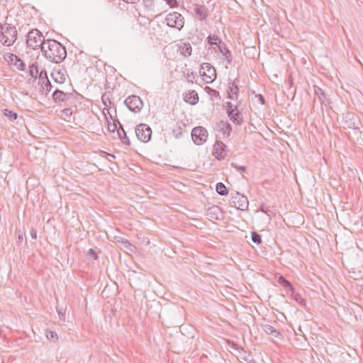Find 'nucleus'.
Returning <instances> with one entry per match:
<instances>
[{
  "mask_svg": "<svg viewBox=\"0 0 363 363\" xmlns=\"http://www.w3.org/2000/svg\"><path fill=\"white\" fill-rule=\"evenodd\" d=\"M17 39V30L15 26L5 23L1 28L0 41L6 46L12 45Z\"/></svg>",
  "mask_w": 363,
  "mask_h": 363,
  "instance_id": "f03ea898",
  "label": "nucleus"
},
{
  "mask_svg": "<svg viewBox=\"0 0 363 363\" xmlns=\"http://www.w3.org/2000/svg\"><path fill=\"white\" fill-rule=\"evenodd\" d=\"M18 239H19L20 240H23V236H22V235H19V236H18Z\"/></svg>",
  "mask_w": 363,
  "mask_h": 363,
  "instance_id": "5fc2aeb1",
  "label": "nucleus"
},
{
  "mask_svg": "<svg viewBox=\"0 0 363 363\" xmlns=\"http://www.w3.org/2000/svg\"><path fill=\"white\" fill-rule=\"evenodd\" d=\"M135 134L139 140L147 143L152 135L151 128L145 123H140L135 127Z\"/></svg>",
  "mask_w": 363,
  "mask_h": 363,
  "instance_id": "423d86ee",
  "label": "nucleus"
},
{
  "mask_svg": "<svg viewBox=\"0 0 363 363\" xmlns=\"http://www.w3.org/2000/svg\"><path fill=\"white\" fill-rule=\"evenodd\" d=\"M143 5L145 9L150 11H155V0H143Z\"/></svg>",
  "mask_w": 363,
  "mask_h": 363,
  "instance_id": "393cba45",
  "label": "nucleus"
},
{
  "mask_svg": "<svg viewBox=\"0 0 363 363\" xmlns=\"http://www.w3.org/2000/svg\"><path fill=\"white\" fill-rule=\"evenodd\" d=\"M217 41L220 43V40L216 35H210L208 37V43H210L211 45H217Z\"/></svg>",
  "mask_w": 363,
  "mask_h": 363,
  "instance_id": "c756f323",
  "label": "nucleus"
},
{
  "mask_svg": "<svg viewBox=\"0 0 363 363\" xmlns=\"http://www.w3.org/2000/svg\"><path fill=\"white\" fill-rule=\"evenodd\" d=\"M269 208V207L264 204H262L260 206V211L265 213H268Z\"/></svg>",
  "mask_w": 363,
  "mask_h": 363,
  "instance_id": "79ce46f5",
  "label": "nucleus"
},
{
  "mask_svg": "<svg viewBox=\"0 0 363 363\" xmlns=\"http://www.w3.org/2000/svg\"><path fill=\"white\" fill-rule=\"evenodd\" d=\"M179 52L184 56H189L191 55L192 48L189 43H183L179 46Z\"/></svg>",
  "mask_w": 363,
  "mask_h": 363,
  "instance_id": "f3484780",
  "label": "nucleus"
},
{
  "mask_svg": "<svg viewBox=\"0 0 363 363\" xmlns=\"http://www.w3.org/2000/svg\"><path fill=\"white\" fill-rule=\"evenodd\" d=\"M62 113L65 117H70L71 115L72 114V111L71 108H65L62 111Z\"/></svg>",
  "mask_w": 363,
  "mask_h": 363,
  "instance_id": "e433bc0d",
  "label": "nucleus"
},
{
  "mask_svg": "<svg viewBox=\"0 0 363 363\" xmlns=\"http://www.w3.org/2000/svg\"><path fill=\"white\" fill-rule=\"evenodd\" d=\"M207 215L211 218L218 220L222 216L221 210L218 206H213L208 209Z\"/></svg>",
  "mask_w": 363,
  "mask_h": 363,
  "instance_id": "dca6fc26",
  "label": "nucleus"
},
{
  "mask_svg": "<svg viewBox=\"0 0 363 363\" xmlns=\"http://www.w3.org/2000/svg\"><path fill=\"white\" fill-rule=\"evenodd\" d=\"M191 137L196 145H201L206 142L208 137V132L203 127H196L193 128L191 131Z\"/></svg>",
  "mask_w": 363,
  "mask_h": 363,
  "instance_id": "6e6552de",
  "label": "nucleus"
},
{
  "mask_svg": "<svg viewBox=\"0 0 363 363\" xmlns=\"http://www.w3.org/2000/svg\"><path fill=\"white\" fill-rule=\"evenodd\" d=\"M87 256L89 257V258H90V259H91L93 260H96L98 258L96 252L93 249H89L88 250Z\"/></svg>",
  "mask_w": 363,
  "mask_h": 363,
  "instance_id": "2f4dec72",
  "label": "nucleus"
},
{
  "mask_svg": "<svg viewBox=\"0 0 363 363\" xmlns=\"http://www.w3.org/2000/svg\"><path fill=\"white\" fill-rule=\"evenodd\" d=\"M239 203H239V208L244 207L246 203L247 204L248 203V201H247V197H245V196L240 197Z\"/></svg>",
  "mask_w": 363,
  "mask_h": 363,
  "instance_id": "f704fd0d",
  "label": "nucleus"
},
{
  "mask_svg": "<svg viewBox=\"0 0 363 363\" xmlns=\"http://www.w3.org/2000/svg\"><path fill=\"white\" fill-rule=\"evenodd\" d=\"M208 89H210V92H209V93H210V94H211V96H218V95H219L218 91H217L214 90V89H210V88H208Z\"/></svg>",
  "mask_w": 363,
  "mask_h": 363,
  "instance_id": "49530a36",
  "label": "nucleus"
},
{
  "mask_svg": "<svg viewBox=\"0 0 363 363\" xmlns=\"http://www.w3.org/2000/svg\"><path fill=\"white\" fill-rule=\"evenodd\" d=\"M108 157H110V158H108V160H111V159H112V158H114V157H115V156H114V155H111V154H108Z\"/></svg>",
  "mask_w": 363,
  "mask_h": 363,
  "instance_id": "864d4df0",
  "label": "nucleus"
},
{
  "mask_svg": "<svg viewBox=\"0 0 363 363\" xmlns=\"http://www.w3.org/2000/svg\"><path fill=\"white\" fill-rule=\"evenodd\" d=\"M124 242V245H125V247H129V246H131L130 243V242H129V241H128V240H126L125 242Z\"/></svg>",
  "mask_w": 363,
  "mask_h": 363,
  "instance_id": "09e8293b",
  "label": "nucleus"
},
{
  "mask_svg": "<svg viewBox=\"0 0 363 363\" xmlns=\"http://www.w3.org/2000/svg\"><path fill=\"white\" fill-rule=\"evenodd\" d=\"M216 189L217 193L220 196H225L228 193L226 186L221 182L216 184Z\"/></svg>",
  "mask_w": 363,
  "mask_h": 363,
  "instance_id": "4be33fe9",
  "label": "nucleus"
},
{
  "mask_svg": "<svg viewBox=\"0 0 363 363\" xmlns=\"http://www.w3.org/2000/svg\"><path fill=\"white\" fill-rule=\"evenodd\" d=\"M237 350H238V356L241 359H242L245 362H249L250 361V354H248L245 350H244L243 348L238 347Z\"/></svg>",
  "mask_w": 363,
  "mask_h": 363,
  "instance_id": "412c9836",
  "label": "nucleus"
},
{
  "mask_svg": "<svg viewBox=\"0 0 363 363\" xmlns=\"http://www.w3.org/2000/svg\"><path fill=\"white\" fill-rule=\"evenodd\" d=\"M15 66L21 71L25 70L26 68V64L19 57L15 60Z\"/></svg>",
  "mask_w": 363,
  "mask_h": 363,
  "instance_id": "cd10ccee",
  "label": "nucleus"
},
{
  "mask_svg": "<svg viewBox=\"0 0 363 363\" xmlns=\"http://www.w3.org/2000/svg\"><path fill=\"white\" fill-rule=\"evenodd\" d=\"M227 91L230 99L235 101L238 99L239 88L235 82H232L229 84V86Z\"/></svg>",
  "mask_w": 363,
  "mask_h": 363,
  "instance_id": "ddd939ff",
  "label": "nucleus"
},
{
  "mask_svg": "<svg viewBox=\"0 0 363 363\" xmlns=\"http://www.w3.org/2000/svg\"><path fill=\"white\" fill-rule=\"evenodd\" d=\"M103 103L105 106H107V101H108L109 104H111V101L108 98L105 99L104 96L102 97Z\"/></svg>",
  "mask_w": 363,
  "mask_h": 363,
  "instance_id": "de8ad7c7",
  "label": "nucleus"
},
{
  "mask_svg": "<svg viewBox=\"0 0 363 363\" xmlns=\"http://www.w3.org/2000/svg\"><path fill=\"white\" fill-rule=\"evenodd\" d=\"M238 104L233 105L232 103L228 102L227 103V113L228 115L232 114V112H235L236 109L238 108Z\"/></svg>",
  "mask_w": 363,
  "mask_h": 363,
  "instance_id": "c85d7f7f",
  "label": "nucleus"
},
{
  "mask_svg": "<svg viewBox=\"0 0 363 363\" xmlns=\"http://www.w3.org/2000/svg\"><path fill=\"white\" fill-rule=\"evenodd\" d=\"M40 79H48V77H47V72L45 70H42L40 73L38 72V76Z\"/></svg>",
  "mask_w": 363,
  "mask_h": 363,
  "instance_id": "ea45409f",
  "label": "nucleus"
},
{
  "mask_svg": "<svg viewBox=\"0 0 363 363\" xmlns=\"http://www.w3.org/2000/svg\"><path fill=\"white\" fill-rule=\"evenodd\" d=\"M51 88H52L51 83L50 82V81L48 80V79H46L45 85V86L43 87V89H44L46 91H50L51 90Z\"/></svg>",
  "mask_w": 363,
  "mask_h": 363,
  "instance_id": "58836bf2",
  "label": "nucleus"
},
{
  "mask_svg": "<svg viewBox=\"0 0 363 363\" xmlns=\"http://www.w3.org/2000/svg\"><path fill=\"white\" fill-rule=\"evenodd\" d=\"M165 21L167 25L171 28L180 30L184 25V18L178 12H172L167 15Z\"/></svg>",
  "mask_w": 363,
  "mask_h": 363,
  "instance_id": "20e7f679",
  "label": "nucleus"
},
{
  "mask_svg": "<svg viewBox=\"0 0 363 363\" xmlns=\"http://www.w3.org/2000/svg\"><path fill=\"white\" fill-rule=\"evenodd\" d=\"M124 103L128 108L134 113L140 112L143 106V103L141 99L135 95L128 96L125 100Z\"/></svg>",
  "mask_w": 363,
  "mask_h": 363,
  "instance_id": "0eeeda50",
  "label": "nucleus"
},
{
  "mask_svg": "<svg viewBox=\"0 0 363 363\" xmlns=\"http://www.w3.org/2000/svg\"><path fill=\"white\" fill-rule=\"evenodd\" d=\"M46 335L48 338L54 339L57 336V334L51 330H46Z\"/></svg>",
  "mask_w": 363,
  "mask_h": 363,
  "instance_id": "4c0bfd02",
  "label": "nucleus"
},
{
  "mask_svg": "<svg viewBox=\"0 0 363 363\" xmlns=\"http://www.w3.org/2000/svg\"><path fill=\"white\" fill-rule=\"evenodd\" d=\"M117 122L119 124V128L117 129V133H118V135L121 143L124 145H129L130 140L126 135L125 131L124 130L122 125L119 123V121H117Z\"/></svg>",
  "mask_w": 363,
  "mask_h": 363,
  "instance_id": "4468645a",
  "label": "nucleus"
},
{
  "mask_svg": "<svg viewBox=\"0 0 363 363\" xmlns=\"http://www.w3.org/2000/svg\"><path fill=\"white\" fill-rule=\"evenodd\" d=\"M313 91H314V94L318 97L321 103H324L325 99V94L323 90L320 87H319L316 85H314L313 86Z\"/></svg>",
  "mask_w": 363,
  "mask_h": 363,
  "instance_id": "aec40b11",
  "label": "nucleus"
},
{
  "mask_svg": "<svg viewBox=\"0 0 363 363\" xmlns=\"http://www.w3.org/2000/svg\"><path fill=\"white\" fill-rule=\"evenodd\" d=\"M184 100L186 103H189L191 105H195L199 101V96L196 91H189L184 94Z\"/></svg>",
  "mask_w": 363,
  "mask_h": 363,
  "instance_id": "f8f14e48",
  "label": "nucleus"
},
{
  "mask_svg": "<svg viewBox=\"0 0 363 363\" xmlns=\"http://www.w3.org/2000/svg\"><path fill=\"white\" fill-rule=\"evenodd\" d=\"M4 113L6 116L9 117L11 121H15L18 118V115L16 113L13 112L9 109H4Z\"/></svg>",
  "mask_w": 363,
  "mask_h": 363,
  "instance_id": "a878e982",
  "label": "nucleus"
},
{
  "mask_svg": "<svg viewBox=\"0 0 363 363\" xmlns=\"http://www.w3.org/2000/svg\"><path fill=\"white\" fill-rule=\"evenodd\" d=\"M51 77L55 82L59 84L64 83L66 79L65 73L61 70H55L51 74Z\"/></svg>",
  "mask_w": 363,
  "mask_h": 363,
  "instance_id": "2eb2a0df",
  "label": "nucleus"
},
{
  "mask_svg": "<svg viewBox=\"0 0 363 363\" xmlns=\"http://www.w3.org/2000/svg\"><path fill=\"white\" fill-rule=\"evenodd\" d=\"M30 235H31L32 238L36 239V238H37V231H36L35 229H34V228L31 229V230H30Z\"/></svg>",
  "mask_w": 363,
  "mask_h": 363,
  "instance_id": "c03bdc74",
  "label": "nucleus"
},
{
  "mask_svg": "<svg viewBox=\"0 0 363 363\" xmlns=\"http://www.w3.org/2000/svg\"><path fill=\"white\" fill-rule=\"evenodd\" d=\"M108 129L110 132H115V130H117V125L116 123V121H114L113 123L112 124H108Z\"/></svg>",
  "mask_w": 363,
  "mask_h": 363,
  "instance_id": "c9c22d12",
  "label": "nucleus"
},
{
  "mask_svg": "<svg viewBox=\"0 0 363 363\" xmlns=\"http://www.w3.org/2000/svg\"><path fill=\"white\" fill-rule=\"evenodd\" d=\"M232 167L238 172H245L246 171V167L245 166H240L233 163Z\"/></svg>",
  "mask_w": 363,
  "mask_h": 363,
  "instance_id": "473e14b6",
  "label": "nucleus"
},
{
  "mask_svg": "<svg viewBox=\"0 0 363 363\" xmlns=\"http://www.w3.org/2000/svg\"><path fill=\"white\" fill-rule=\"evenodd\" d=\"M42 52L52 62L60 63L67 57V50L61 43L55 40H47L43 45Z\"/></svg>",
  "mask_w": 363,
  "mask_h": 363,
  "instance_id": "f257e3e1",
  "label": "nucleus"
},
{
  "mask_svg": "<svg viewBox=\"0 0 363 363\" xmlns=\"http://www.w3.org/2000/svg\"><path fill=\"white\" fill-rule=\"evenodd\" d=\"M225 56V58L228 61V62H230L231 61V53L229 50L225 49V52L223 54Z\"/></svg>",
  "mask_w": 363,
  "mask_h": 363,
  "instance_id": "a19ab883",
  "label": "nucleus"
},
{
  "mask_svg": "<svg viewBox=\"0 0 363 363\" xmlns=\"http://www.w3.org/2000/svg\"><path fill=\"white\" fill-rule=\"evenodd\" d=\"M219 49H220V51L222 53H223V54H224L225 52H223V50H225V49H227V48H225V46H224L223 48L220 46V47H219Z\"/></svg>",
  "mask_w": 363,
  "mask_h": 363,
  "instance_id": "8fccbe9b",
  "label": "nucleus"
},
{
  "mask_svg": "<svg viewBox=\"0 0 363 363\" xmlns=\"http://www.w3.org/2000/svg\"><path fill=\"white\" fill-rule=\"evenodd\" d=\"M70 96V94L65 93L59 89L55 90L52 94L53 101L57 104L65 102Z\"/></svg>",
  "mask_w": 363,
  "mask_h": 363,
  "instance_id": "9b49d317",
  "label": "nucleus"
},
{
  "mask_svg": "<svg viewBox=\"0 0 363 363\" xmlns=\"http://www.w3.org/2000/svg\"><path fill=\"white\" fill-rule=\"evenodd\" d=\"M252 240L253 242H255L256 244H259V243H261V241H262L261 236L257 233L252 232Z\"/></svg>",
  "mask_w": 363,
  "mask_h": 363,
  "instance_id": "7c9ffc66",
  "label": "nucleus"
},
{
  "mask_svg": "<svg viewBox=\"0 0 363 363\" xmlns=\"http://www.w3.org/2000/svg\"><path fill=\"white\" fill-rule=\"evenodd\" d=\"M45 42L46 40H45L42 33L38 29H32L27 34V45L33 50L39 48L42 50L43 45H45Z\"/></svg>",
  "mask_w": 363,
  "mask_h": 363,
  "instance_id": "7ed1b4c3",
  "label": "nucleus"
},
{
  "mask_svg": "<svg viewBox=\"0 0 363 363\" xmlns=\"http://www.w3.org/2000/svg\"><path fill=\"white\" fill-rule=\"evenodd\" d=\"M194 12L199 21L206 20L208 14V9L202 4H196Z\"/></svg>",
  "mask_w": 363,
  "mask_h": 363,
  "instance_id": "9d476101",
  "label": "nucleus"
},
{
  "mask_svg": "<svg viewBox=\"0 0 363 363\" xmlns=\"http://www.w3.org/2000/svg\"><path fill=\"white\" fill-rule=\"evenodd\" d=\"M293 299L299 303L301 306H306V301L302 298L299 294L294 293L292 294Z\"/></svg>",
  "mask_w": 363,
  "mask_h": 363,
  "instance_id": "bb28decb",
  "label": "nucleus"
},
{
  "mask_svg": "<svg viewBox=\"0 0 363 363\" xmlns=\"http://www.w3.org/2000/svg\"><path fill=\"white\" fill-rule=\"evenodd\" d=\"M230 120L235 123L240 125L242 123V114L238 111V108L235 112H232V114L228 115Z\"/></svg>",
  "mask_w": 363,
  "mask_h": 363,
  "instance_id": "a211bd4d",
  "label": "nucleus"
},
{
  "mask_svg": "<svg viewBox=\"0 0 363 363\" xmlns=\"http://www.w3.org/2000/svg\"><path fill=\"white\" fill-rule=\"evenodd\" d=\"M108 157H110V158H108V160H111V159H112V158H114V157H115V156H114V155H111V154H108Z\"/></svg>",
  "mask_w": 363,
  "mask_h": 363,
  "instance_id": "603ef678",
  "label": "nucleus"
},
{
  "mask_svg": "<svg viewBox=\"0 0 363 363\" xmlns=\"http://www.w3.org/2000/svg\"><path fill=\"white\" fill-rule=\"evenodd\" d=\"M225 148L223 143L217 141L213 145V155L218 160L223 159L226 155Z\"/></svg>",
  "mask_w": 363,
  "mask_h": 363,
  "instance_id": "1a4fd4ad",
  "label": "nucleus"
},
{
  "mask_svg": "<svg viewBox=\"0 0 363 363\" xmlns=\"http://www.w3.org/2000/svg\"><path fill=\"white\" fill-rule=\"evenodd\" d=\"M9 56V59L11 60V61H15L16 59H18V56L14 55V54H9L8 55Z\"/></svg>",
  "mask_w": 363,
  "mask_h": 363,
  "instance_id": "a18cd8bd",
  "label": "nucleus"
},
{
  "mask_svg": "<svg viewBox=\"0 0 363 363\" xmlns=\"http://www.w3.org/2000/svg\"><path fill=\"white\" fill-rule=\"evenodd\" d=\"M279 284L282 285L283 287H284L285 289H289V291H292L294 290V288L292 286V285L291 284V283L286 280L285 278H284L283 277H280L279 278Z\"/></svg>",
  "mask_w": 363,
  "mask_h": 363,
  "instance_id": "5701e85b",
  "label": "nucleus"
},
{
  "mask_svg": "<svg viewBox=\"0 0 363 363\" xmlns=\"http://www.w3.org/2000/svg\"><path fill=\"white\" fill-rule=\"evenodd\" d=\"M108 157H110V158H108V160H111V159H112V158H114V157H115V156H114V155H111V154H108Z\"/></svg>",
  "mask_w": 363,
  "mask_h": 363,
  "instance_id": "3c124183",
  "label": "nucleus"
},
{
  "mask_svg": "<svg viewBox=\"0 0 363 363\" xmlns=\"http://www.w3.org/2000/svg\"><path fill=\"white\" fill-rule=\"evenodd\" d=\"M256 97L258 98V100L259 101V102L262 104H264L265 103V100H264V98L262 95L261 94H257L256 95Z\"/></svg>",
  "mask_w": 363,
  "mask_h": 363,
  "instance_id": "37998d69",
  "label": "nucleus"
},
{
  "mask_svg": "<svg viewBox=\"0 0 363 363\" xmlns=\"http://www.w3.org/2000/svg\"><path fill=\"white\" fill-rule=\"evenodd\" d=\"M199 73L206 84L213 82L216 78V69L209 63H203L201 66Z\"/></svg>",
  "mask_w": 363,
  "mask_h": 363,
  "instance_id": "39448f33",
  "label": "nucleus"
},
{
  "mask_svg": "<svg viewBox=\"0 0 363 363\" xmlns=\"http://www.w3.org/2000/svg\"><path fill=\"white\" fill-rule=\"evenodd\" d=\"M29 74L33 78H37L38 76V68L36 62L32 63L29 66Z\"/></svg>",
  "mask_w": 363,
  "mask_h": 363,
  "instance_id": "b1692460",
  "label": "nucleus"
},
{
  "mask_svg": "<svg viewBox=\"0 0 363 363\" xmlns=\"http://www.w3.org/2000/svg\"><path fill=\"white\" fill-rule=\"evenodd\" d=\"M223 132L225 133H227L228 135H230V133L232 130L231 125L229 123H224L223 124Z\"/></svg>",
  "mask_w": 363,
  "mask_h": 363,
  "instance_id": "72a5a7b5",
  "label": "nucleus"
},
{
  "mask_svg": "<svg viewBox=\"0 0 363 363\" xmlns=\"http://www.w3.org/2000/svg\"><path fill=\"white\" fill-rule=\"evenodd\" d=\"M264 331L269 335H272L274 337H277L280 334L278 330H277L276 328H274L273 326L270 325H264L263 326Z\"/></svg>",
  "mask_w": 363,
  "mask_h": 363,
  "instance_id": "6ab92c4d",
  "label": "nucleus"
}]
</instances>
